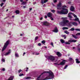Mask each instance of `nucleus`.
<instances>
[{
  "mask_svg": "<svg viewBox=\"0 0 80 80\" xmlns=\"http://www.w3.org/2000/svg\"><path fill=\"white\" fill-rule=\"evenodd\" d=\"M62 10L61 11H58L57 12V14H60V15H66L68 13V9L64 8H67V6L64 5L62 6Z\"/></svg>",
  "mask_w": 80,
  "mask_h": 80,
  "instance_id": "f03ea898",
  "label": "nucleus"
},
{
  "mask_svg": "<svg viewBox=\"0 0 80 80\" xmlns=\"http://www.w3.org/2000/svg\"><path fill=\"white\" fill-rule=\"evenodd\" d=\"M67 29H68V28H67V27H63L62 28V30H67Z\"/></svg>",
  "mask_w": 80,
  "mask_h": 80,
  "instance_id": "393cba45",
  "label": "nucleus"
},
{
  "mask_svg": "<svg viewBox=\"0 0 80 80\" xmlns=\"http://www.w3.org/2000/svg\"><path fill=\"white\" fill-rule=\"evenodd\" d=\"M20 1L21 2H23V0H20Z\"/></svg>",
  "mask_w": 80,
  "mask_h": 80,
  "instance_id": "680f3d73",
  "label": "nucleus"
},
{
  "mask_svg": "<svg viewBox=\"0 0 80 80\" xmlns=\"http://www.w3.org/2000/svg\"><path fill=\"white\" fill-rule=\"evenodd\" d=\"M29 10H32V8H29Z\"/></svg>",
  "mask_w": 80,
  "mask_h": 80,
  "instance_id": "6e6d98bb",
  "label": "nucleus"
},
{
  "mask_svg": "<svg viewBox=\"0 0 80 80\" xmlns=\"http://www.w3.org/2000/svg\"><path fill=\"white\" fill-rule=\"evenodd\" d=\"M26 53L25 52H24L23 53V56H24V55H25L26 54Z\"/></svg>",
  "mask_w": 80,
  "mask_h": 80,
  "instance_id": "3c124183",
  "label": "nucleus"
},
{
  "mask_svg": "<svg viewBox=\"0 0 80 80\" xmlns=\"http://www.w3.org/2000/svg\"><path fill=\"white\" fill-rule=\"evenodd\" d=\"M72 36L75 38V39H77V37L76 36L74 35H72Z\"/></svg>",
  "mask_w": 80,
  "mask_h": 80,
  "instance_id": "a878e982",
  "label": "nucleus"
},
{
  "mask_svg": "<svg viewBox=\"0 0 80 80\" xmlns=\"http://www.w3.org/2000/svg\"><path fill=\"white\" fill-rule=\"evenodd\" d=\"M45 18H47V16H45Z\"/></svg>",
  "mask_w": 80,
  "mask_h": 80,
  "instance_id": "5fc2aeb1",
  "label": "nucleus"
},
{
  "mask_svg": "<svg viewBox=\"0 0 80 80\" xmlns=\"http://www.w3.org/2000/svg\"><path fill=\"white\" fill-rule=\"evenodd\" d=\"M80 35V33H78L76 34V35Z\"/></svg>",
  "mask_w": 80,
  "mask_h": 80,
  "instance_id": "09e8293b",
  "label": "nucleus"
},
{
  "mask_svg": "<svg viewBox=\"0 0 80 80\" xmlns=\"http://www.w3.org/2000/svg\"><path fill=\"white\" fill-rule=\"evenodd\" d=\"M2 62H5V59H2Z\"/></svg>",
  "mask_w": 80,
  "mask_h": 80,
  "instance_id": "49530a36",
  "label": "nucleus"
},
{
  "mask_svg": "<svg viewBox=\"0 0 80 80\" xmlns=\"http://www.w3.org/2000/svg\"><path fill=\"white\" fill-rule=\"evenodd\" d=\"M51 45L52 46V47H54V46H53V43L52 42H51Z\"/></svg>",
  "mask_w": 80,
  "mask_h": 80,
  "instance_id": "72a5a7b5",
  "label": "nucleus"
},
{
  "mask_svg": "<svg viewBox=\"0 0 80 80\" xmlns=\"http://www.w3.org/2000/svg\"><path fill=\"white\" fill-rule=\"evenodd\" d=\"M53 14L50 12H48L47 14L48 17H52V15Z\"/></svg>",
  "mask_w": 80,
  "mask_h": 80,
  "instance_id": "6e6552de",
  "label": "nucleus"
},
{
  "mask_svg": "<svg viewBox=\"0 0 80 80\" xmlns=\"http://www.w3.org/2000/svg\"><path fill=\"white\" fill-rule=\"evenodd\" d=\"M70 10L71 11L73 12L74 10H75V8L73 6H72L71 7V8H70Z\"/></svg>",
  "mask_w": 80,
  "mask_h": 80,
  "instance_id": "4468645a",
  "label": "nucleus"
},
{
  "mask_svg": "<svg viewBox=\"0 0 80 80\" xmlns=\"http://www.w3.org/2000/svg\"><path fill=\"white\" fill-rule=\"evenodd\" d=\"M41 43H38V46H41Z\"/></svg>",
  "mask_w": 80,
  "mask_h": 80,
  "instance_id": "de8ad7c7",
  "label": "nucleus"
},
{
  "mask_svg": "<svg viewBox=\"0 0 80 80\" xmlns=\"http://www.w3.org/2000/svg\"><path fill=\"white\" fill-rule=\"evenodd\" d=\"M8 9H7V10H6V11L8 12Z\"/></svg>",
  "mask_w": 80,
  "mask_h": 80,
  "instance_id": "338daca9",
  "label": "nucleus"
},
{
  "mask_svg": "<svg viewBox=\"0 0 80 80\" xmlns=\"http://www.w3.org/2000/svg\"><path fill=\"white\" fill-rule=\"evenodd\" d=\"M10 53H11V50L9 49L8 50V52H6L5 54L4 55L5 56H7V55H9Z\"/></svg>",
  "mask_w": 80,
  "mask_h": 80,
  "instance_id": "f8f14e48",
  "label": "nucleus"
},
{
  "mask_svg": "<svg viewBox=\"0 0 80 80\" xmlns=\"http://www.w3.org/2000/svg\"><path fill=\"white\" fill-rule=\"evenodd\" d=\"M51 12L52 13H55V10H51Z\"/></svg>",
  "mask_w": 80,
  "mask_h": 80,
  "instance_id": "4c0bfd02",
  "label": "nucleus"
},
{
  "mask_svg": "<svg viewBox=\"0 0 80 80\" xmlns=\"http://www.w3.org/2000/svg\"><path fill=\"white\" fill-rule=\"evenodd\" d=\"M69 61L71 62H74V60L72 58H70L69 59Z\"/></svg>",
  "mask_w": 80,
  "mask_h": 80,
  "instance_id": "f3484780",
  "label": "nucleus"
},
{
  "mask_svg": "<svg viewBox=\"0 0 80 80\" xmlns=\"http://www.w3.org/2000/svg\"><path fill=\"white\" fill-rule=\"evenodd\" d=\"M64 33H66V34H68L69 33V32L67 31H65L64 32Z\"/></svg>",
  "mask_w": 80,
  "mask_h": 80,
  "instance_id": "7c9ffc66",
  "label": "nucleus"
},
{
  "mask_svg": "<svg viewBox=\"0 0 80 80\" xmlns=\"http://www.w3.org/2000/svg\"><path fill=\"white\" fill-rule=\"evenodd\" d=\"M72 22H70L68 24V26L70 27H72Z\"/></svg>",
  "mask_w": 80,
  "mask_h": 80,
  "instance_id": "a211bd4d",
  "label": "nucleus"
},
{
  "mask_svg": "<svg viewBox=\"0 0 80 80\" xmlns=\"http://www.w3.org/2000/svg\"><path fill=\"white\" fill-rule=\"evenodd\" d=\"M26 72H28V69H26Z\"/></svg>",
  "mask_w": 80,
  "mask_h": 80,
  "instance_id": "69168bd1",
  "label": "nucleus"
},
{
  "mask_svg": "<svg viewBox=\"0 0 80 80\" xmlns=\"http://www.w3.org/2000/svg\"><path fill=\"white\" fill-rule=\"evenodd\" d=\"M67 67H68V65H67L66 66H65L64 68V69H66V68H67Z\"/></svg>",
  "mask_w": 80,
  "mask_h": 80,
  "instance_id": "a19ab883",
  "label": "nucleus"
},
{
  "mask_svg": "<svg viewBox=\"0 0 80 80\" xmlns=\"http://www.w3.org/2000/svg\"><path fill=\"white\" fill-rule=\"evenodd\" d=\"M48 59L50 60L51 61H52H52L55 60V57L53 56H48Z\"/></svg>",
  "mask_w": 80,
  "mask_h": 80,
  "instance_id": "20e7f679",
  "label": "nucleus"
},
{
  "mask_svg": "<svg viewBox=\"0 0 80 80\" xmlns=\"http://www.w3.org/2000/svg\"><path fill=\"white\" fill-rule=\"evenodd\" d=\"M8 17H6V18H5V19H6V18H7Z\"/></svg>",
  "mask_w": 80,
  "mask_h": 80,
  "instance_id": "774afa93",
  "label": "nucleus"
},
{
  "mask_svg": "<svg viewBox=\"0 0 80 80\" xmlns=\"http://www.w3.org/2000/svg\"><path fill=\"white\" fill-rule=\"evenodd\" d=\"M75 21H78V20H79V19H78V18H75Z\"/></svg>",
  "mask_w": 80,
  "mask_h": 80,
  "instance_id": "e433bc0d",
  "label": "nucleus"
},
{
  "mask_svg": "<svg viewBox=\"0 0 80 80\" xmlns=\"http://www.w3.org/2000/svg\"><path fill=\"white\" fill-rule=\"evenodd\" d=\"M68 15L69 18H72V16L71 15H73V13L69 12Z\"/></svg>",
  "mask_w": 80,
  "mask_h": 80,
  "instance_id": "ddd939ff",
  "label": "nucleus"
},
{
  "mask_svg": "<svg viewBox=\"0 0 80 80\" xmlns=\"http://www.w3.org/2000/svg\"><path fill=\"white\" fill-rule=\"evenodd\" d=\"M43 25L46 26H48V23L47 22H44Z\"/></svg>",
  "mask_w": 80,
  "mask_h": 80,
  "instance_id": "2eb2a0df",
  "label": "nucleus"
},
{
  "mask_svg": "<svg viewBox=\"0 0 80 80\" xmlns=\"http://www.w3.org/2000/svg\"><path fill=\"white\" fill-rule=\"evenodd\" d=\"M73 16L75 18H77V15H75V14H73Z\"/></svg>",
  "mask_w": 80,
  "mask_h": 80,
  "instance_id": "c03bdc74",
  "label": "nucleus"
},
{
  "mask_svg": "<svg viewBox=\"0 0 80 80\" xmlns=\"http://www.w3.org/2000/svg\"><path fill=\"white\" fill-rule=\"evenodd\" d=\"M42 19H43V18H42V17L40 18V20H42Z\"/></svg>",
  "mask_w": 80,
  "mask_h": 80,
  "instance_id": "864d4df0",
  "label": "nucleus"
},
{
  "mask_svg": "<svg viewBox=\"0 0 80 80\" xmlns=\"http://www.w3.org/2000/svg\"><path fill=\"white\" fill-rule=\"evenodd\" d=\"M69 31H74V30H75V28H72L71 29H69Z\"/></svg>",
  "mask_w": 80,
  "mask_h": 80,
  "instance_id": "5701e85b",
  "label": "nucleus"
},
{
  "mask_svg": "<svg viewBox=\"0 0 80 80\" xmlns=\"http://www.w3.org/2000/svg\"><path fill=\"white\" fill-rule=\"evenodd\" d=\"M61 5H62V3H61V2H59L58 4L57 5V9H58V10H61V9H62V8H61V7H62Z\"/></svg>",
  "mask_w": 80,
  "mask_h": 80,
  "instance_id": "423d86ee",
  "label": "nucleus"
},
{
  "mask_svg": "<svg viewBox=\"0 0 80 80\" xmlns=\"http://www.w3.org/2000/svg\"><path fill=\"white\" fill-rule=\"evenodd\" d=\"M51 20H53V18H52V17H51Z\"/></svg>",
  "mask_w": 80,
  "mask_h": 80,
  "instance_id": "603ef678",
  "label": "nucleus"
},
{
  "mask_svg": "<svg viewBox=\"0 0 80 80\" xmlns=\"http://www.w3.org/2000/svg\"><path fill=\"white\" fill-rule=\"evenodd\" d=\"M60 42L62 43H65V41L62 39H60Z\"/></svg>",
  "mask_w": 80,
  "mask_h": 80,
  "instance_id": "aec40b11",
  "label": "nucleus"
},
{
  "mask_svg": "<svg viewBox=\"0 0 80 80\" xmlns=\"http://www.w3.org/2000/svg\"><path fill=\"white\" fill-rule=\"evenodd\" d=\"M10 44V40H8L6 42L4 43V46L3 47V48L2 49V51L3 52L7 48L8 45Z\"/></svg>",
  "mask_w": 80,
  "mask_h": 80,
  "instance_id": "7ed1b4c3",
  "label": "nucleus"
},
{
  "mask_svg": "<svg viewBox=\"0 0 80 80\" xmlns=\"http://www.w3.org/2000/svg\"><path fill=\"white\" fill-rule=\"evenodd\" d=\"M75 60L76 61V63H80V61H78V59H75Z\"/></svg>",
  "mask_w": 80,
  "mask_h": 80,
  "instance_id": "6ab92c4d",
  "label": "nucleus"
},
{
  "mask_svg": "<svg viewBox=\"0 0 80 80\" xmlns=\"http://www.w3.org/2000/svg\"><path fill=\"white\" fill-rule=\"evenodd\" d=\"M43 73H49V77H47L45 80H48V79H52V78H54V75H53V73L52 72L50 71H45L42 73L37 78L38 80H42L41 79V76Z\"/></svg>",
  "mask_w": 80,
  "mask_h": 80,
  "instance_id": "f257e3e1",
  "label": "nucleus"
},
{
  "mask_svg": "<svg viewBox=\"0 0 80 80\" xmlns=\"http://www.w3.org/2000/svg\"><path fill=\"white\" fill-rule=\"evenodd\" d=\"M78 51L80 52V48H78Z\"/></svg>",
  "mask_w": 80,
  "mask_h": 80,
  "instance_id": "4d7b16f0",
  "label": "nucleus"
},
{
  "mask_svg": "<svg viewBox=\"0 0 80 80\" xmlns=\"http://www.w3.org/2000/svg\"><path fill=\"white\" fill-rule=\"evenodd\" d=\"M26 3H27V2H23L21 3V5H25Z\"/></svg>",
  "mask_w": 80,
  "mask_h": 80,
  "instance_id": "bb28decb",
  "label": "nucleus"
},
{
  "mask_svg": "<svg viewBox=\"0 0 80 80\" xmlns=\"http://www.w3.org/2000/svg\"><path fill=\"white\" fill-rule=\"evenodd\" d=\"M2 69L1 70L2 71H3V72H5V68H2Z\"/></svg>",
  "mask_w": 80,
  "mask_h": 80,
  "instance_id": "2f4dec72",
  "label": "nucleus"
},
{
  "mask_svg": "<svg viewBox=\"0 0 80 80\" xmlns=\"http://www.w3.org/2000/svg\"><path fill=\"white\" fill-rule=\"evenodd\" d=\"M15 56L16 57H19V56L18 55V54L17 53H15Z\"/></svg>",
  "mask_w": 80,
  "mask_h": 80,
  "instance_id": "cd10ccee",
  "label": "nucleus"
},
{
  "mask_svg": "<svg viewBox=\"0 0 80 80\" xmlns=\"http://www.w3.org/2000/svg\"><path fill=\"white\" fill-rule=\"evenodd\" d=\"M53 2L54 3H57V0H54Z\"/></svg>",
  "mask_w": 80,
  "mask_h": 80,
  "instance_id": "37998d69",
  "label": "nucleus"
},
{
  "mask_svg": "<svg viewBox=\"0 0 80 80\" xmlns=\"http://www.w3.org/2000/svg\"><path fill=\"white\" fill-rule=\"evenodd\" d=\"M22 70L20 69L18 71V72L19 73H20V72H22Z\"/></svg>",
  "mask_w": 80,
  "mask_h": 80,
  "instance_id": "58836bf2",
  "label": "nucleus"
},
{
  "mask_svg": "<svg viewBox=\"0 0 80 80\" xmlns=\"http://www.w3.org/2000/svg\"><path fill=\"white\" fill-rule=\"evenodd\" d=\"M70 3H71V2H68V4H70Z\"/></svg>",
  "mask_w": 80,
  "mask_h": 80,
  "instance_id": "052dcab7",
  "label": "nucleus"
},
{
  "mask_svg": "<svg viewBox=\"0 0 80 80\" xmlns=\"http://www.w3.org/2000/svg\"><path fill=\"white\" fill-rule=\"evenodd\" d=\"M15 13L16 14H19L20 13V11L18 10H17L15 11Z\"/></svg>",
  "mask_w": 80,
  "mask_h": 80,
  "instance_id": "4be33fe9",
  "label": "nucleus"
},
{
  "mask_svg": "<svg viewBox=\"0 0 80 80\" xmlns=\"http://www.w3.org/2000/svg\"><path fill=\"white\" fill-rule=\"evenodd\" d=\"M73 48V49H75V47H73V48Z\"/></svg>",
  "mask_w": 80,
  "mask_h": 80,
  "instance_id": "e2e57ef3",
  "label": "nucleus"
},
{
  "mask_svg": "<svg viewBox=\"0 0 80 80\" xmlns=\"http://www.w3.org/2000/svg\"><path fill=\"white\" fill-rule=\"evenodd\" d=\"M24 75L23 73L20 74L19 75V77H22V76H23Z\"/></svg>",
  "mask_w": 80,
  "mask_h": 80,
  "instance_id": "473e14b6",
  "label": "nucleus"
},
{
  "mask_svg": "<svg viewBox=\"0 0 80 80\" xmlns=\"http://www.w3.org/2000/svg\"><path fill=\"white\" fill-rule=\"evenodd\" d=\"M41 42L42 44H45V41L44 40L42 41Z\"/></svg>",
  "mask_w": 80,
  "mask_h": 80,
  "instance_id": "c85d7f7f",
  "label": "nucleus"
},
{
  "mask_svg": "<svg viewBox=\"0 0 80 80\" xmlns=\"http://www.w3.org/2000/svg\"><path fill=\"white\" fill-rule=\"evenodd\" d=\"M69 21L68 20H63V22H61V25H65L67 24V23H68Z\"/></svg>",
  "mask_w": 80,
  "mask_h": 80,
  "instance_id": "39448f33",
  "label": "nucleus"
},
{
  "mask_svg": "<svg viewBox=\"0 0 80 80\" xmlns=\"http://www.w3.org/2000/svg\"><path fill=\"white\" fill-rule=\"evenodd\" d=\"M23 8H26V6H23Z\"/></svg>",
  "mask_w": 80,
  "mask_h": 80,
  "instance_id": "13d9d810",
  "label": "nucleus"
},
{
  "mask_svg": "<svg viewBox=\"0 0 80 80\" xmlns=\"http://www.w3.org/2000/svg\"><path fill=\"white\" fill-rule=\"evenodd\" d=\"M66 61L65 60H63L59 64H58V65H64L65 64Z\"/></svg>",
  "mask_w": 80,
  "mask_h": 80,
  "instance_id": "0eeeda50",
  "label": "nucleus"
},
{
  "mask_svg": "<svg viewBox=\"0 0 80 80\" xmlns=\"http://www.w3.org/2000/svg\"><path fill=\"white\" fill-rule=\"evenodd\" d=\"M41 3H42V4H43L44 3V2H43V0H42L41 2Z\"/></svg>",
  "mask_w": 80,
  "mask_h": 80,
  "instance_id": "79ce46f5",
  "label": "nucleus"
},
{
  "mask_svg": "<svg viewBox=\"0 0 80 80\" xmlns=\"http://www.w3.org/2000/svg\"><path fill=\"white\" fill-rule=\"evenodd\" d=\"M3 3H2L1 4H0L1 7H2V6H3Z\"/></svg>",
  "mask_w": 80,
  "mask_h": 80,
  "instance_id": "a18cd8bd",
  "label": "nucleus"
},
{
  "mask_svg": "<svg viewBox=\"0 0 80 80\" xmlns=\"http://www.w3.org/2000/svg\"><path fill=\"white\" fill-rule=\"evenodd\" d=\"M48 0H45L44 1V3H46V2H48Z\"/></svg>",
  "mask_w": 80,
  "mask_h": 80,
  "instance_id": "ea45409f",
  "label": "nucleus"
},
{
  "mask_svg": "<svg viewBox=\"0 0 80 80\" xmlns=\"http://www.w3.org/2000/svg\"><path fill=\"white\" fill-rule=\"evenodd\" d=\"M56 55H58V57H62V54L60 53V52H57L56 53Z\"/></svg>",
  "mask_w": 80,
  "mask_h": 80,
  "instance_id": "9b49d317",
  "label": "nucleus"
},
{
  "mask_svg": "<svg viewBox=\"0 0 80 80\" xmlns=\"http://www.w3.org/2000/svg\"><path fill=\"white\" fill-rule=\"evenodd\" d=\"M23 35H24V33L21 34H20V36H23Z\"/></svg>",
  "mask_w": 80,
  "mask_h": 80,
  "instance_id": "8fccbe9b",
  "label": "nucleus"
},
{
  "mask_svg": "<svg viewBox=\"0 0 80 80\" xmlns=\"http://www.w3.org/2000/svg\"><path fill=\"white\" fill-rule=\"evenodd\" d=\"M77 41L76 40H75V39H73V40H72V39H71V40H69L68 41V42L69 43H72V42H76Z\"/></svg>",
  "mask_w": 80,
  "mask_h": 80,
  "instance_id": "1a4fd4ad",
  "label": "nucleus"
},
{
  "mask_svg": "<svg viewBox=\"0 0 80 80\" xmlns=\"http://www.w3.org/2000/svg\"><path fill=\"white\" fill-rule=\"evenodd\" d=\"M25 78L26 79H30V78H31V77H27Z\"/></svg>",
  "mask_w": 80,
  "mask_h": 80,
  "instance_id": "f704fd0d",
  "label": "nucleus"
},
{
  "mask_svg": "<svg viewBox=\"0 0 80 80\" xmlns=\"http://www.w3.org/2000/svg\"><path fill=\"white\" fill-rule=\"evenodd\" d=\"M26 69H27V70H28V68H26Z\"/></svg>",
  "mask_w": 80,
  "mask_h": 80,
  "instance_id": "0e129e2a",
  "label": "nucleus"
},
{
  "mask_svg": "<svg viewBox=\"0 0 80 80\" xmlns=\"http://www.w3.org/2000/svg\"><path fill=\"white\" fill-rule=\"evenodd\" d=\"M6 1V0H3L2 2H5Z\"/></svg>",
  "mask_w": 80,
  "mask_h": 80,
  "instance_id": "bf43d9fd",
  "label": "nucleus"
},
{
  "mask_svg": "<svg viewBox=\"0 0 80 80\" xmlns=\"http://www.w3.org/2000/svg\"><path fill=\"white\" fill-rule=\"evenodd\" d=\"M62 37H64V39H66L67 38V36L65 35H62Z\"/></svg>",
  "mask_w": 80,
  "mask_h": 80,
  "instance_id": "412c9836",
  "label": "nucleus"
},
{
  "mask_svg": "<svg viewBox=\"0 0 80 80\" xmlns=\"http://www.w3.org/2000/svg\"><path fill=\"white\" fill-rule=\"evenodd\" d=\"M52 32H55V33H57V32H58V30L57 28L55 27L54 28V30H52Z\"/></svg>",
  "mask_w": 80,
  "mask_h": 80,
  "instance_id": "9d476101",
  "label": "nucleus"
},
{
  "mask_svg": "<svg viewBox=\"0 0 80 80\" xmlns=\"http://www.w3.org/2000/svg\"><path fill=\"white\" fill-rule=\"evenodd\" d=\"M75 30L76 31H78L79 32H80V29L78 28H76L75 29Z\"/></svg>",
  "mask_w": 80,
  "mask_h": 80,
  "instance_id": "c756f323",
  "label": "nucleus"
},
{
  "mask_svg": "<svg viewBox=\"0 0 80 80\" xmlns=\"http://www.w3.org/2000/svg\"><path fill=\"white\" fill-rule=\"evenodd\" d=\"M72 25H74V26H77L78 25V24L77 23L75 22H72Z\"/></svg>",
  "mask_w": 80,
  "mask_h": 80,
  "instance_id": "dca6fc26",
  "label": "nucleus"
},
{
  "mask_svg": "<svg viewBox=\"0 0 80 80\" xmlns=\"http://www.w3.org/2000/svg\"><path fill=\"white\" fill-rule=\"evenodd\" d=\"M38 36H37L35 38V40H38Z\"/></svg>",
  "mask_w": 80,
  "mask_h": 80,
  "instance_id": "c9c22d12",
  "label": "nucleus"
},
{
  "mask_svg": "<svg viewBox=\"0 0 80 80\" xmlns=\"http://www.w3.org/2000/svg\"><path fill=\"white\" fill-rule=\"evenodd\" d=\"M65 44H66V45H70V43H69L68 42H68H67V41H66V42H65Z\"/></svg>",
  "mask_w": 80,
  "mask_h": 80,
  "instance_id": "b1692460",
  "label": "nucleus"
}]
</instances>
